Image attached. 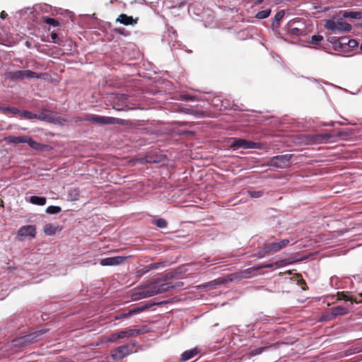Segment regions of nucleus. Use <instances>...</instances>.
Wrapping results in <instances>:
<instances>
[{
  "mask_svg": "<svg viewBox=\"0 0 362 362\" xmlns=\"http://www.w3.org/2000/svg\"><path fill=\"white\" fill-rule=\"evenodd\" d=\"M197 354L198 351L196 349L187 350L181 355V361H187L194 357Z\"/></svg>",
  "mask_w": 362,
  "mask_h": 362,
  "instance_id": "19",
  "label": "nucleus"
},
{
  "mask_svg": "<svg viewBox=\"0 0 362 362\" xmlns=\"http://www.w3.org/2000/svg\"><path fill=\"white\" fill-rule=\"evenodd\" d=\"M42 21L45 23L52 25L53 27H57L60 25L59 22L57 20L47 16L42 17Z\"/></svg>",
  "mask_w": 362,
  "mask_h": 362,
  "instance_id": "30",
  "label": "nucleus"
},
{
  "mask_svg": "<svg viewBox=\"0 0 362 362\" xmlns=\"http://www.w3.org/2000/svg\"><path fill=\"white\" fill-rule=\"evenodd\" d=\"M295 22H289L288 23V32L291 35L299 36L303 35L305 30L303 29L295 27Z\"/></svg>",
  "mask_w": 362,
  "mask_h": 362,
  "instance_id": "15",
  "label": "nucleus"
},
{
  "mask_svg": "<svg viewBox=\"0 0 362 362\" xmlns=\"http://www.w3.org/2000/svg\"><path fill=\"white\" fill-rule=\"evenodd\" d=\"M337 298L339 300L357 303V298H353L352 296L348 292H337Z\"/></svg>",
  "mask_w": 362,
  "mask_h": 362,
  "instance_id": "20",
  "label": "nucleus"
},
{
  "mask_svg": "<svg viewBox=\"0 0 362 362\" xmlns=\"http://www.w3.org/2000/svg\"><path fill=\"white\" fill-rule=\"evenodd\" d=\"M125 335H127L126 338L135 337L141 333L140 329H127L124 330Z\"/></svg>",
  "mask_w": 362,
  "mask_h": 362,
  "instance_id": "31",
  "label": "nucleus"
},
{
  "mask_svg": "<svg viewBox=\"0 0 362 362\" xmlns=\"http://www.w3.org/2000/svg\"><path fill=\"white\" fill-rule=\"evenodd\" d=\"M284 262V261H278V262H273V263L261 264V265L257 267V269H263V268H272L273 267H279V266H281L282 264V263Z\"/></svg>",
  "mask_w": 362,
  "mask_h": 362,
  "instance_id": "33",
  "label": "nucleus"
},
{
  "mask_svg": "<svg viewBox=\"0 0 362 362\" xmlns=\"http://www.w3.org/2000/svg\"><path fill=\"white\" fill-rule=\"evenodd\" d=\"M361 27H362V23L361 24Z\"/></svg>",
  "mask_w": 362,
  "mask_h": 362,
  "instance_id": "53",
  "label": "nucleus"
},
{
  "mask_svg": "<svg viewBox=\"0 0 362 362\" xmlns=\"http://www.w3.org/2000/svg\"><path fill=\"white\" fill-rule=\"evenodd\" d=\"M155 223H156V226L160 228H165L168 226L167 221L165 219L161 218L156 219L155 221Z\"/></svg>",
  "mask_w": 362,
  "mask_h": 362,
  "instance_id": "37",
  "label": "nucleus"
},
{
  "mask_svg": "<svg viewBox=\"0 0 362 362\" xmlns=\"http://www.w3.org/2000/svg\"><path fill=\"white\" fill-rule=\"evenodd\" d=\"M275 346H276L275 344H272L269 346H262V347H259V348L255 349L253 350H251L249 352V356L250 357L255 356L256 355L262 354L263 351L267 350L270 347H275Z\"/></svg>",
  "mask_w": 362,
  "mask_h": 362,
  "instance_id": "27",
  "label": "nucleus"
},
{
  "mask_svg": "<svg viewBox=\"0 0 362 362\" xmlns=\"http://www.w3.org/2000/svg\"><path fill=\"white\" fill-rule=\"evenodd\" d=\"M358 296H358L359 299H357V303H356L362 302V293H360Z\"/></svg>",
  "mask_w": 362,
  "mask_h": 362,
  "instance_id": "51",
  "label": "nucleus"
},
{
  "mask_svg": "<svg viewBox=\"0 0 362 362\" xmlns=\"http://www.w3.org/2000/svg\"><path fill=\"white\" fill-rule=\"evenodd\" d=\"M57 228L52 223H47L43 228L44 233L47 235H52L57 232Z\"/></svg>",
  "mask_w": 362,
  "mask_h": 362,
  "instance_id": "26",
  "label": "nucleus"
},
{
  "mask_svg": "<svg viewBox=\"0 0 362 362\" xmlns=\"http://www.w3.org/2000/svg\"><path fill=\"white\" fill-rule=\"evenodd\" d=\"M263 1L264 0H251V2L254 6H257L262 4Z\"/></svg>",
  "mask_w": 362,
  "mask_h": 362,
  "instance_id": "48",
  "label": "nucleus"
},
{
  "mask_svg": "<svg viewBox=\"0 0 362 362\" xmlns=\"http://www.w3.org/2000/svg\"><path fill=\"white\" fill-rule=\"evenodd\" d=\"M30 202L35 205L43 206L46 204V198L43 197L32 196L30 198Z\"/></svg>",
  "mask_w": 362,
  "mask_h": 362,
  "instance_id": "25",
  "label": "nucleus"
},
{
  "mask_svg": "<svg viewBox=\"0 0 362 362\" xmlns=\"http://www.w3.org/2000/svg\"><path fill=\"white\" fill-rule=\"evenodd\" d=\"M257 270H259V269H257V267H250L247 269H245L244 271H242L239 274H235L234 275L236 276V278L247 279L252 276L253 272Z\"/></svg>",
  "mask_w": 362,
  "mask_h": 362,
  "instance_id": "16",
  "label": "nucleus"
},
{
  "mask_svg": "<svg viewBox=\"0 0 362 362\" xmlns=\"http://www.w3.org/2000/svg\"><path fill=\"white\" fill-rule=\"evenodd\" d=\"M118 339V337H117V332L116 333H113L112 334H110L108 337V341L110 342H113V341H115L116 340Z\"/></svg>",
  "mask_w": 362,
  "mask_h": 362,
  "instance_id": "43",
  "label": "nucleus"
},
{
  "mask_svg": "<svg viewBox=\"0 0 362 362\" xmlns=\"http://www.w3.org/2000/svg\"><path fill=\"white\" fill-rule=\"evenodd\" d=\"M362 351V344H358V346L353 348V353L357 354Z\"/></svg>",
  "mask_w": 362,
  "mask_h": 362,
  "instance_id": "45",
  "label": "nucleus"
},
{
  "mask_svg": "<svg viewBox=\"0 0 362 362\" xmlns=\"http://www.w3.org/2000/svg\"><path fill=\"white\" fill-rule=\"evenodd\" d=\"M322 40L323 37L322 35H315L312 36L310 43L313 45H318Z\"/></svg>",
  "mask_w": 362,
  "mask_h": 362,
  "instance_id": "36",
  "label": "nucleus"
},
{
  "mask_svg": "<svg viewBox=\"0 0 362 362\" xmlns=\"http://www.w3.org/2000/svg\"><path fill=\"white\" fill-rule=\"evenodd\" d=\"M182 285L183 283L182 282H177L175 285H173L172 283H164L161 284L153 283L142 289L136 291L132 294V298L134 300H137L142 298L151 297L159 293H165L175 287L181 286Z\"/></svg>",
  "mask_w": 362,
  "mask_h": 362,
  "instance_id": "1",
  "label": "nucleus"
},
{
  "mask_svg": "<svg viewBox=\"0 0 362 362\" xmlns=\"http://www.w3.org/2000/svg\"><path fill=\"white\" fill-rule=\"evenodd\" d=\"M289 243L288 239H284L279 242L265 243L262 247H259L257 253L255 254L254 256L258 258H262L267 255L276 253L286 247Z\"/></svg>",
  "mask_w": 362,
  "mask_h": 362,
  "instance_id": "2",
  "label": "nucleus"
},
{
  "mask_svg": "<svg viewBox=\"0 0 362 362\" xmlns=\"http://www.w3.org/2000/svg\"><path fill=\"white\" fill-rule=\"evenodd\" d=\"M325 28L332 31L334 34H339L341 32H346L351 30V25L343 19H338L337 21L328 20L325 24Z\"/></svg>",
  "mask_w": 362,
  "mask_h": 362,
  "instance_id": "4",
  "label": "nucleus"
},
{
  "mask_svg": "<svg viewBox=\"0 0 362 362\" xmlns=\"http://www.w3.org/2000/svg\"><path fill=\"white\" fill-rule=\"evenodd\" d=\"M137 18L134 19L132 16H129L124 13L119 15L116 19V22H119L124 25H135L137 23Z\"/></svg>",
  "mask_w": 362,
  "mask_h": 362,
  "instance_id": "14",
  "label": "nucleus"
},
{
  "mask_svg": "<svg viewBox=\"0 0 362 362\" xmlns=\"http://www.w3.org/2000/svg\"><path fill=\"white\" fill-rule=\"evenodd\" d=\"M184 97H185V98H186L187 100H193L194 99V96H190L189 95H184Z\"/></svg>",
  "mask_w": 362,
  "mask_h": 362,
  "instance_id": "50",
  "label": "nucleus"
},
{
  "mask_svg": "<svg viewBox=\"0 0 362 362\" xmlns=\"http://www.w3.org/2000/svg\"><path fill=\"white\" fill-rule=\"evenodd\" d=\"M19 115L27 119H40V117L37 114L28 110H21Z\"/></svg>",
  "mask_w": 362,
  "mask_h": 362,
  "instance_id": "24",
  "label": "nucleus"
},
{
  "mask_svg": "<svg viewBox=\"0 0 362 362\" xmlns=\"http://www.w3.org/2000/svg\"><path fill=\"white\" fill-rule=\"evenodd\" d=\"M36 228L35 226L28 225L24 226L19 228L18 231V235L21 237L30 236L32 238L35 237Z\"/></svg>",
  "mask_w": 362,
  "mask_h": 362,
  "instance_id": "12",
  "label": "nucleus"
},
{
  "mask_svg": "<svg viewBox=\"0 0 362 362\" xmlns=\"http://www.w3.org/2000/svg\"><path fill=\"white\" fill-rule=\"evenodd\" d=\"M148 269V265H146L145 267H144L142 269L138 270L137 272V274L139 275V276H141L147 272H148L150 270H147Z\"/></svg>",
  "mask_w": 362,
  "mask_h": 362,
  "instance_id": "42",
  "label": "nucleus"
},
{
  "mask_svg": "<svg viewBox=\"0 0 362 362\" xmlns=\"http://www.w3.org/2000/svg\"><path fill=\"white\" fill-rule=\"evenodd\" d=\"M6 16H7V13H6L4 11H1V13H0V17H1L2 19L6 18Z\"/></svg>",
  "mask_w": 362,
  "mask_h": 362,
  "instance_id": "49",
  "label": "nucleus"
},
{
  "mask_svg": "<svg viewBox=\"0 0 362 362\" xmlns=\"http://www.w3.org/2000/svg\"><path fill=\"white\" fill-rule=\"evenodd\" d=\"M42 76V74H39L30 70H19L16 71H11L8 74V77L13 81H22L24 78H40Z\"/></svg>",
  "mask_w": 362,
  "mask_h": 362,
  "instance_id": "5",
  "label": "nucleus"
},
{
  "mask_svg": "<svg viewBox=\"0 0 362 362\" xmlns=\"http://www.w3.org/2000/svg\"><path fill=\"white\" fill-rule=\"evenodd\" d=\"M285 15V11L284 10H281L278 11L276 15L274 16V21H273V25H275V23H276L279 25V23L281 19L284 18Z\"/></svg>",
  "mask_w": 362,
  "mask_h": 362,
  "instance_id": "35",
  "label": "nucleus"
},
{
  "mask_svg": "<svg viewBox=\"0 0 362 362\" xmlns=\"http://www.w3.org/2000/svg\"><path fill=\"white\" fill-rule=\"evenodd\" d=\"M0 110L2 113L5 115H19L21 110L16 107H0Z\"/></svg>",
  "mask_w": 362,
  "mask_h": 362,
  "instance_id": "21",
  "label": "nucleus"
},
{
  "mask_svg": "<svg viewBox=\"0 0 362 362\" xmlns=\"http://www.w3.org/2000/svg\"><path fill=\"white\" fill-rule=\"evenodd\" d=\"M147 308H148V305H142V306H137V307H135V308L129 310L127 313H118L117 315H115V318L116 320H119V319H122V318L129 317H131V316H132L134 315H136V314H138V313H139L141 312L144 311Z\"/></svg>",
  "mask_w": 362,
  "mask_h": 362,
  "instance_id": "10",
  "label": "nucleus"
},
{
  "mask_svg": "<svg viewBox=\"0 0 362 362\" xmlns=\"http://www.w3.org/2000/svg\"><path fill=\"white\" fill-rule=\"evenodd\" d=\"M125 259L126 257L122 256L107 257L102 259L100 262V264L102 266H115L122 264L125 260Z\"/></svg>",
  "mask_w": 362,
  "mask_h": 362,
  "instance_id": "11",
  "label": "nucleus"
},
{
  "mask_svg": "<svg viewBox=\"0 0 362 362\" xmlns=\"http://www.w3.org/2000/svg\"><path fill=\"white\" fill-rule=\"evenodd\" d=\"M344 18H351L354 19H360L362 18V13L358 11H345L343 14Z\"/></svg>",
  "mask_w": 362,
  "mask_h": 362,
  "instance_id": "28",
  "label": "nucleus"
},
{
  "mask_svg": "<svg viewBox=\"0 0 362 362\" xmlns=\"http://www.w3.org/2000/svg\"><path fill=\"white\" fill-rule=\"evenodd\" d=\"M257 143L243 139H238L235 140L230 145L232 148H257Z\"/></svg>",
  "mask_w": 362,
  "mask_h": 362,
  "instance_id": "9",
  "label": "nucleus"
},
{
  "mask_svg": "<svg viewBox=\"0 0 362 362\" xmlns=\"http://www.w3.org/2000/svg\"><path fill=\"white\" fill-rule=\"evenodd\" d=\"M248 193L252 198H259L263 194L262 191H248Z\"/></svg>",
  "mask_w": 362,
  "mask_h": 362,
  "instance_id": "39",
  "label": "nucleus"
},
{
  "mask_svg": "<svg viewBox=\"0 0 362 362\" xmlns=\"http://www.w3.org/2000/svg\"><path fill=\"white\" fill-rule=\"evenodd\" d=\"M26 143L28 144V146L30 148H33L35 150L42 151L45 150V145L40 144V143L34 141L33 139H32L28 136V138H27V140H26Z\"/></svg>",
  "mask_w": 362,
  "mask_h": 362,
  "instance_id": "17",
  "label": "nucleus"
},
{
  "mask_svg": "<svg viewBox=\"0 0 362 362\" xmlns=\"http://www.w3.org/2000/svg\"><path fill=\"white\" fill-rule=\"evenodd\" d=\"M291 157V154L274 156L269 161V165L279 168H287L289 165Z\"/></svg>",
  "mask_w": 362,
  "mask_h": 362,
  "instance_id": "6",
  "label": "nucleus"
},
{
  "mask_svg": "<svg viewBox=\"0 0 362 362\" xmlns=\"http://www.w3.org/2000/svg\"><path fill=\"white\" fill-rule=\"evenodd\" d=\"M69 197L71 200L76 201L80 197V191L78 188L71 189L69 192Z\"/></svg>",
  "mask_w": 362,
  "mask_h": 362,
  "instance_id": "29",
  "label": "nucleus"
},
{
  "mask_svg": "<svg viewBox=\"0 0 362 362\" xmlns=\"http://www.w3.org/2000/svg\"><path fill=\"white\" fill-rule=\"evenodd\" d=\"M51 38H52V42H54V43L59 44L60 42H61V40H59V38L58 37L57 33H56L54 32H52L51 33Z\"/></svg>",
  "mask_w": 362,
  "mask_h": 362,
  "instance_id": "41",
  "label": "nucleus"
},
{
  "mask_svg": "<svg viewBox=\"0 0 362 362\" xmlns=\"http://www.w3.org/2000/svg\"><path fill=\"white\" fill-rule=\"evenodd\" d=\"M293 279L296 281L297 284L300 286L303 290L306 291L308 289L306 282L303 279V276L300 274H296L293 277Z\"/></svg>",
  "mask_w": 362,
  "mask_h": 362,
  "instance_id": "23",
  "label": "nucleus"
},
{
  "mask_svg": "<svg viewBox=\"0 0 362 362\" xmlns=\"http://www.w3.org/2000/svg\"><path fill=\"white\" fill-rule=\"evenodd\" d=\"M114 31L116 33H118L119 35H124V36H128L130 35V33L129 31H127L125 28H115L114 29Z\"/></svg>",
  "mask_w": 362,
  "mask_h": 362,
  "instance_id": "38",
  "label": "nucleus"
},
{
  "mask_svg": "<svg viewBox=\"0 0 362 362\" xmlns=\"http://www.w3.org/2000/svg\"><path fill=\"white\" fill-rule=\"evenodd\" d=\"M62 211L60 206H49L46 209V212L49 214H56Z\"/></svg>",
  "mask_w": 362,
  "mask_h": 362,
  "instance_id": "34",
  "label": "nucleus"
},
{
  "mask_svg": "<svg viewBox=\"0 0 362 362\" xmlns=\"http://www.w3.org/2000/svg\"><path fill=\"white\" fill-rule=\"evenodd\" d=\"M134 344H126L118 346L111 352V356L114 359H122L132 352Z\"/></svg>",
  "mask_w": 362,
  "mask_h": 362,
  "instance_id": "7",
  "label": "nucleus"
},
{
  "mask_svg": "<svg viewBox=\"0 0 362 362\" xmlns=\"http://www.w3.org/2000/svg\"><path fill=\"white\" fill-rule=\"evenodd\" d=\"M81 121H86L98 124H124V119L111 117L100 116L97 115H87Z\"/></svg>",
  "mask_w": 362,
  "mask_h": 362,
  "instance_id": "3",
  "label": "nucleus"
},
{
  "mask_svg": "<svg viewBox=\"0 0 362 362\" xmlns=\"http://www.w3.org/2000/svg\"><path fill=\"white\" fill-rule=\"evenodd\" d=\"M117 334L118 339H124V338H126V337H127V335H125L124 330L118 332H117Z\"/></svg>",
  "mask_w": 362,
  "mask_h": 362,
  "instance_id": "46",
  "label": "nucleus"
},
{
  "mask_svg": "<svg viewBox=\"0 0 362 362\" xmlns=\"http://www.w3.org/2000/svg\"><path fill=\"white\" fill-rule=\"evenodd\" d=\"M46 332L45 329L37 330L30 334L25 335L18 339L20 344H33L37 341V339L41 335Z\"/></svg>",
  "mask_w": 362,
  "mask_h": 362,
  "instance_id": "8",
  "label": "nucleus"
},
{
  "mask_svg": "<svg viewBox=\"0 0 362 362\" xmlns=\"http://www.w3.org/2000/svg\"><path fill=\"white\" fill-rule=\"evenodd\" d=\"M332 136L328 134H316L309 136V141L313 144L327 142Z\"/></svg>",
  "mask_w": 362,
  "mask_h": 362,
  "instance_id": "13",
  "label": "nucleus"
},
{
  "mask_svg": "<svg viewBox=\"0 0 362 362\" xmlns=\"http://www.w3.org/2000/svg\"><path fill=\"white\" fill-rule=\"evenodd\" d=\"M271 13V9H265L257 12L255 17L258 19H264L267 18Z\"/></svg>",
  "mask_w": 362,
  "mask_h": 362,
  "instance_id": "32",
  "label": "nucleus"
},
{
  "mask_svg": "<svg viewBox=\"0 0 362 362\" xmlns=\"http://www.w3.org/2000/svg\"><path fill=\"white\" fill-rule=\"evenodd\" d=\"M163 265V262H156V263H151L148 264V269L147 270H153L156 269L160 267V266Z\"/></svg>",
  "mask_w": 362,
  "mask_h": 362,
  "instance_id": "40",
  "label": "nucleus"
},
{
  "mask_svg": "<svg viewBox=\"0 0 362 362\" xmlns=\"http://www.w3.org/2000/svg\"><path fill=\"white\" fill-rule=\"evenodd\" d=\"M348 40H348L347 38H346V37H342V38H340V39H339V45H344V44H347Z\"/></svg>",
  "mask_w": 362,
  "mask_h": 362,
  "instance_id": "47",
  "label": "nucleus"
},
{
  "mask_svg": "<svg viewBox=\"0 0 362 362\" xmlns=\"http://www.w3.org/2000/svg\"><path fill=\"white\" fill-rule=\"evenodd\" d=\"M347 45L350 47H355L358 45V42L356 40H349L347 42Z\"/></svg>",
  "mask_w": 362,
  "mask_h": 362,
  "instance_id": "44",
  "label": "nucleus"
},
{
  "mask_svg": "<svg viewBox=\"0 0 362 362\" xmlns=\"http://www.w3.org/2000/svg\"><path fill=\"white\" fill-rule=\"evenodd\" d=\"M360 49H361V50H362V42H361V45L360 46Z\"/></svg>",
  "mask_w": 362,
  "mask_h": 362,
  "instance_id": "52",
  "label": "nucleus"
},
{
  "mask_svg": "<svg viewBox=\"0 0 362 362\" xmlns=\"http://www.w3.org/2000/svg\"><path fill=\"white\" fill-rule=\"evenodd\" d=\"M28 136H9L7 138V141L11 144H18L21 143H26Z\"/></svg>",
  "mask_w": 362,
  "mask_h": 362,
  "instance_id": "18",
  "label": "nucleus"
},
{
  "mask_svg": "<svg viewBox=\"0 0 362 362\" xmlns=\"http://www.w3.org/2000/svg\"><path fill=\"white\" fill-rule=\"evenodd\" d=\"M332 314L334 316L344 315L348 313V309L343 306H336L331 309Z\"/></svg>",
  "mask_w": 362,
  "mask_h": 362,
  "instance_id": "22",
  "label": "nucleus"
}]
</instances>
